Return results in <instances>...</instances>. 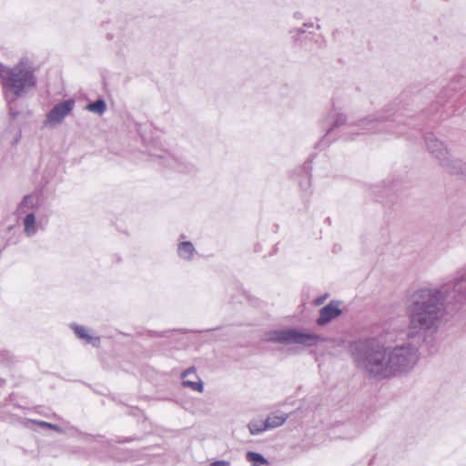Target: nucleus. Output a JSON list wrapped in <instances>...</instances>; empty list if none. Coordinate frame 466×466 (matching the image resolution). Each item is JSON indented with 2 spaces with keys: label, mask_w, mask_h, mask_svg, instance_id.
Instances as JSON below:
<instances>
[{
  "label": "nucleus",
  "mask_w": 466,
  "mask_h": 466,
  "mask_svg": "<svg viewBox=\"0 0 466 466\" xmlns=\"http://www.w3.org/2000/svg\"><path fill=\"white\" fill-rule=\"evenodd\" d=\"M409 328L407 341L386 347L376 339L358 340L350 351L357 368L378 379L409 373L420 360L419 345L429 351L436 350L444 310L437 289L420 288L407 299Z\"/></svg>",
  "instance_id": "f257e3e1"
},
{
  "label": "nucleus",
  "mask_w": 466,
  "mask_h": 466,
  "mask_svg": "<svg viewBox=\"0 0 466 466\" xmlns=\"http://www.w3.org/2000/svg\"><path fill=\"white\" fill-rule=\"evenodd\" d=\"M35 72V63L28 56L21 57L12 66L0 64L1 85L8 103L25 96L36 86Z\"/></svg>",
  "instance_id": "f03ea898"
},
{
  "label": "nucleus",
  "mask_w": 466,
  "mask_h": 466,
  "mask_svg": "<svg viewBox=\"0 0 466 466\" xmlns=\"http://www.w3.org/2000/svg\"><path fill=\"white\" fill-rule=\"evenodd\" d=\"M16 216L21 219L23 233L27 238L45 230L48 223V215L39 199L34 195H26L16 208Z\"/></svg>",
  "instance_id": "7ed1b4c3"
},
{
  "label": "nucleus",
  "mask_w": 466,
  "mask_h": 466,
  "mask_svg": "<svg viewBox=\"0 0 466 466\" xmlns=\"http://www.w3.org/2000/svg\"><path fill=\"white\" fill-rule=\"evenodd\" d=\"M424 141L429 153L439 162L440 166L451 173H460L465 168V164L453 157L445 143L435 137L433 133H426Z\"/></svg>",
  "instance_id": "20e7f679"
},
{
  "label": "nucleus",
  "mask_w": 466,
  "mask_h": 466,
  "mask_svg": "<svg viewBox=\"0 0 466 466\" xmlns=\"http://www.w3.org/2000/svg\"><path fill=\"white\" fill-rule=\"evenodd\" d=\"M264 339L281 344H299L305 347L316 345L322 339L320 336L299 329L269 330L264 334Z\"/></svg>",
  "instance_id": "39448f33"
},
{
  "label": "nucleus",
  "mask_w": 466,
  "mask_h": 466,
  "mask_svg": "<svg viewBox=\"0 0 466 466\" xmlns=\"http://www.w3.org/2000/svg\"><path fill=\"white\" fill-rule=\"evenodd\" d=\"M75 105L74 99H66L56 104L47 113L44 126L47 128H55L60 126L65 118L72 113Z\"/></svg>",
  "instance_id": "423d86ee"
},
{
  "label": "nucleus",
  "mask_w": 466,
  "mask_h": 466,
  "mask_svg": "<svg viewBox=\"0 0 466 466\" xmlns=\"http://www.w3.org/2000/svg\"><path fill=\"white\" fill-rule=\"evenodd\" d=\"M341 302L339 300H332L319 309V316L316 320L319 326H324L331 320L338 318L342 310L340 309Z\"/></svg>",
  "instance_id": "0eeeda50"
},
{
  "label": "nucleus",
  "mask_w": 466,
  "mask_h": 466,
  "mask_svg": "<svg viewBox=\"0 0 466 466\" xmlns=\"http://www.w3.org/2000/svg\"><path fill=\"white\" fill-rule=\"evenodd\" d=\"M197 254L198 251L194 244L191 241L186 240L184 236H181L177 246L178 258L185 262H191Z\"/></svg>",
  "instance_id": "6e6552de"
},
{
  "label": "nucleus",
  "mask_w": 466,
  "mask_h": 466,
  "mask_svg": "<svg viewBox=\"0 0 466 466\" xmlns=\"http://www.w3.org/2000/svg\"><path fill=\"white\" fill-rule=\"evenodd\" d=\"M182 377V385L186 388H190L193 390L198 392H203L204 384L202 380L198 378L195 368L191 367L181 374Z\"/></svg>",
  "instance_id": "1a4fd4ad"
},
{
  "label": "nucleus",
  "mask_w": 466,
  "mask_h": 466,
  "mask_svg": "<svg viewBox=\"0 0 466 466\" xmlns=\"http://www.w3.org/2000/svg\"><path fill=\"white\" fill-rule=\"evenodd\" d=\"M454 299L458 302L466 300V269L463 268L458 271L453 285Z\"/></svg>",
  "instance_id": "9d476101"
},
{
  "label": "nucleus",
  "mask_w": 466,
  "mask_h": 466,
  "mask_svg": "<svg viewBox=\"0 0 466 466\" xmlns=\"http://www.w3.org/2000/svg\"><path fill=\"white\" fill-rule=\"evenodd\" d=\"M70 327L74 330L75 334L78 339L84 340L87 344H91L94 347L99 345V337L95 336L88 328L79 326L77 324H71Z\"/></svg>",
  "instance_id": "9b49d317"
},
{
  "label": "nucleus",
  "mask_w": 466,
  "mask_h": 466,
  "mask_svg": "<svg viewBox=\"0 0 466 466\" xmlns=\"http://www.w3.org/2000/svg\"><path fill=\"white\" fill-rule=\"evenodd\" d=\"M288 418V413L282 411L271 412L270 414L268 415V417L265 420L266 428H268V430H273L278 427H280L286 422Z\"/></svg>",
  "instance_id": "f8f14e48"
},
{
  "label": "nucleus",
  "mask_w": 466,
  "mask_h": 466,
  "mask_svg": "<svg viewBox=\"0 0 466 466\" xmlns=\"http://www.w3.org/2000/svg\"><path fill=\"white\" fill-rule=\"evenodd\" d=\"M248 428L251 435H258L268 431V428H266V420L263 421L260 420H250L248 424Z\"/></svg>",
  "instance_id": "ddd939ff"
},
{
  "label": "nucleus",
  "mask_w": 466,
  "mask_h": 466,
  "mask_svg": "<svg viewBox=\"0 0 466 466\" xmlns=\"http://www.w3.org/2000/svg\"><path fill=\"white\" fill-rule=\"evenodd\" d=\"M246 460L252 466H264L268 464V460L262 454L255 451H248Z\"/></svg>",
  "instance_id": "4468645a"
},
{
  "label": "nucleus",
  "mask_w": 466,
  "mask_h": 466,
  "mask_svg": "<svg viewBox=\"0 0 466 466\" xmlns=\"http://www.w3.org/2000/svg\"><path fill=\"white\" fill-rule=\"evenodd\" d=\"M86 109L89 112L101 116L106 110V104L103 99H97L96 101L86 105Z\"/></svg>",
  "instance_id": "2eb2a0df"
},
{
  "label": "nucleus",
  "mask_w": 466,
  "mask_h": 466,
  "mask_svg": "<svg viewBox=\"0 0 466 466\" xmlns=\"http://www.w3.org/2000/svg\"><path fill=\"white\" fill-rule=\"evenodd\" d=\"M382 120V116L380 115H370V116H368L362 119H360L358 121V126L360 127V129H370V126H372L373 123L375 122H380Z\"/></svg>",
  "instance_id": "dca6fc26"
},
{
  "label": "nucleus",
  "mask_w": 466,
  "mask_h": 466,
  "mask_svg": "<svg viewBox=\"0 0 466 466\" xmlns=\"http://www.w3.org/2000/svg\"><path fill=\"white\" fill-rule=\"evenodd\" d=\"M347 122V117L344 114H337L335 116L334 124L329 129V131L332 130L335 127H339L344 125Z\"/></svg>",
  "instance_id": "f3484780"
},
{
  "label": "nucleus",
  "mask_w": 466,
  "mask_h": 466,
  "mask_svg": "<svg viewBox=\"0 0 466 466\" xmlns=\"http://www.w3.org/2000/svg\"><path fill=\"white\" fill-rule=\"evenodd\" d=\"M36 423L43 428H49L57 431H60V428L55 424H51L46 421H37Z\"/></svg>",
  "instance_id": "a211bd4d"
},
{
  "label": "nucleus",
  "mask_w": 466,
  "mask_h": 466,
  "mask_svg": "<svg viewBox=\"0 0 466 466\" xmlns=\"http://www.w3.org/2000/svg\"><path fill=\"white\" fill-rule=\"evenodd\" d=\"M173 168L177 169V171L183 172L187 169V166H185L183 163L177 162L176 166L172 167Z\"/></svg>",
  "instance_id": "6ab92c4d"
},
{
  "label": "nucleus",
  "mask_w": 466,
  "mask_h": 466,
  "mask_svg": "<svg viewBox=\"0 0 466 466\" xmlns=\"http://www.w3.org/2000/svg\"><path fill=\"white\" fill-rule=\"evenodd\" d=\"M228 464H229V462L228 461L221 460V461H216L212 462L211 466H227Z\"/></svg>",
  "instance_id": "aec40b11"
},
{
  "label": "nucleus",
  "mask_w": 466,
  "mask_h": 466,
  "mask_svg": "<svg viewBox=\"0 0 466 466\" xmlns=\"http://www.w3.org/2000/svg\"><path fill=\"white\" fill-rule=\"evenodd\" d=\"M312 25H313V24H312V23H310V24H307V23H305V24L303 25V28H302V29H299V32H300V33H304V32L306 31V28H309V27H311Z\"/></svg>",
  "instance_id": "412c9836"
},
{
  "label": "nucleus",
  "mask_w": 466,
  "mask_h": 466,
  "mask_svg": "<svg viewBox=\"0 0 466 466\" xmlns=\"http://www.w3.org/2000/svg\"><path fill=\"white\" fill-rule=\"evenodd\" d=\"M294 16H295L296 18H300V14H299V13H296V14L294 15Z\"/></svg>",
  "instance_id": "4be33fe9"
},
{
  "label": "nucleus",
  "mask_w": 466,
  "mask_h": 466,
  "mask_svg": "<svg viewBox=\"0 0 466 466\" xmlns=\"http://www.w3.org/2000/svg\"><path fill=\"white\" fill-rule=\"evenodd\" d=\"M321 302H322V299H318V300H317V304H318V305H319V304H320Z\"/></svg>",
  "instance_id": "5701e85b"
},
{
  "label": "nucleus",
  "mask_w": 466,
  "mask_h": 466,
  "mask_svg": "<svg viewBox=\"0 0 466 466\" xmlns=\"http://www.w3.org/2000/svg\"><path fill=\"white\" fill-rule=\"evenodd\" d=\"M464 268L466 269V267Z\"/></svg>",
  "instance_id": "b1692460"
}]
</instances>
